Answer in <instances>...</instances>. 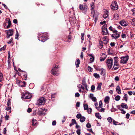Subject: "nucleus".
<instances>
[{"label": "nucleus", "instance_id": "obj_10", "mask_svg": "<svg viewBox=\"0 0 135 135\" xmlns=\"http://www.w3.org/2000/svg\"><path fill=\"white\" fill-rule=\"evenodd\" d=\"M79 7L80 10L84 11L85 12H86L87 11V7L86 6H84L80 4Z\"/></svg>", "mask_w": 135, "mask_h": 135}, {"label": "nucleus", "instance_id": "obj_11", "mask_svg": "<svg viewBox=\"0 0 135 135\" xmlns=\"http://www.w3.org/2000/svg\"><path fill=\"white\" fill-rule=\"evenodd\" d=\"M13 30H8L7 32V37L8 38L10 36H12L13 35Z\"/></svg>", "mask_w": 135, "mask_h": 135}, {"label": "nucleus", "instance_id": "obj_39", "mask_svg": "<svg viewBox=\"0 0 135 135\" xmlns=\"http://www.w3.org/2000/svg\"><path fill=\"white\" fill-rule=\"evenodd\" d=\"M93 75L96 78H98L99 77V75L97 73H94L93 74Z\"/></svg>", "mask_w": 135, "mask_h": 135}, {"label": "nucleus", "instance_id": "obj_32", "mask_svg": "<svg viewBox=\"0 0 135 135\" xmlns=\"http://www.w3.org/2000/svg\"><path fill=\"white\" fill-rule=\"evenodd\" d=\"M120 98V96L119 95H117L115 98V99L117 101L119 100Z\"/></svg>", "mask_w": 135, "mask_h": 135}, {"label": "nucleus", "instance_id": "obj_25", "mask_svg": "<svg viewBox=\"0 0 135 135\" xmlns=\"http://www.w3.org/2000/svg\"><path fill=\"white\" fill-rule=\"evenodd\" d=\"M89 56L90 57V61L91 62H93L94 60V58L92 55L90 54L89 55Z\"/></svg>", "mask_w": 135, "mask_h": 135}, {"label": "nucleus", "instance_id": "obj_13", "mask_svg": "<svg viewBox=\"0 0 135 135\" xmlns=\"http://www.w3.org/2000/svg\"><path fill=\"white\" fill-rule=\"evenodd\" d=\"M82 84L85 87L87 91L88 90L87 88V85L86 83V79L85 78H83Z\"/></svg>", "mask_w": 135, "mask_h": 135}, {"label": "nucleus", "instance_id": "obj_52", "mask_svg": "<svg viewBox=\"0 0 135 135\" xmlns=\"http://www.w3.org/2000/svg\"><path fill=\"white\" fill-rule=\"evenodd\" d=\"M21 83H22L23 84V85H21V87H25L26 85V82H25V81H23V82H21Z\"/></svg>", "mask_w": 135, "mask_h": 135}, {"label": "nucleus", "instance_id": "obj_29", "mask_svg": "<svg viewBox=\"0 0 135 135\" xmlns=\"http://www.w3.org/2000/svg\"><path fill=\"white\" fill-rule=\"evenodd\" d=\"M95 116L97 118L101 119V117L99 113H96L95 114Z\"/></svg>", "mask_w": 135, "mask_h": 135}, {"label": "nucleus", "instance_id": "obj_57", "mask_svg": "<svg viewBox=\"0 0 135 135\" xmlns=\"http://www.w3.org/2000/svg\"><path fill=\"white\" fill-rule=\"evenodd\" d=\"M80 104V103L79 102H77L76 104V106L78 107H79Z\"/></svg>", "mask_w": 135, "mask_h": 135}, {"label": "nucleus", "instance_id": "obj_62", "mask_svg": "<svg viewBox=\"0 0 135 135\" xmlns=\"http://www.w3.org/2000/svg\"><path fill=\"white\" fill-rule=\"evenodd\" d=\"M80 96L79 93H76L75 94V96L76 97H79Z\"/></svg>", "mask_w": 135, "mask_h": 135}, {"label": "nucleus", "instance_id": "obj_44", "mask_svg": "<svg viewBox=\"0 0 135 135\" xmlns=\"http://www.w3.org/2000/svg\"><path fill=\"white\" fill-rule=\"evenodd\" d=\"M114 17L115 18V19H118L119 17L117 13H115L114 15Z\"/></svg>", "mask_w": 135, "mask_h": 135}, {"label": "nucleus", "instance_id": "obj_43", "mask_svg": "<svg viewBox=\"0 0 135 135\" xmlns=\"http://www.w3.org/2000/svg\"><path fill=\"white\" fill-rule=\"evenodd\" d=\"M6 46L5 45L3 47H2L0 49V51H1L2 50H4L6 47Z\"/></svg>", "mask_w": 135, "mask_h": 135}, {"label": "nucleus", "instance_id": "obj_40", "mask_svg": "<svg viewBox=\"0 0 135 135\" xmlns=\"http://www.w3.org/2000/svg\"><path fill=\"white\" fill-rule=\"evenodd\" d=\"M117 110V109L113 107V106H112V109L111 110V111L112 112H114Z\"/></svg>", "mask_w": 135, "mask_h": 135}, {"label": "nucleus", "instance_id": "obj_38", "mask_svg": "<svg viewBox=\"0 0 135 135\" xmlns=\"http://www.w3.org/2000/svg\"><path fill=\"white\" fill-rule=\"evenodd\" d=\"M127 97H128V95L127 94H125L124 95V96L123 98L126 101H127Z\"/></svg>", "mask_w": 135, "mask_h": 135}, {"label": "nucleus", "instance_id": "obj_16", "mask_svg": "<svg viewBox=\"0 0 135 135\" xmlns=\"http://www.w3.org/2000/svg\"><path fill=\"white\" fill-rule=\"evenodd\" d=\"M89 97L91 99L92 101L95 102L97 101V99L96 97H93V94H90Z\"/></svg>", "mask_w": 135, "mask_h": 135}, {"label": "nucleus", "instance_id": "obj_26", "mask_svg": "<svg viewBox=\"0 0 135 135\" xmlns=\"http://www.w3.org/2000/svg\"><path fill=\"white\" fill-rule=\"evenodd\" d=\"M110 99V98L108 96L106 97L104 99V101L105 103L109 102V101Z\"/></svg>", "mask_w": 135, "mask_h": 135}, {"label": "nucleus", "instance_id": "obj_50", "mask_svg": "<svg viewBox=\"0 0 135 135\" xmlns=\"http://www.w3.org/2000/svg\"><path fill=\"white\" fill-rule=\"evenodd\" d=\"M81 130L80 129H78L76 131V133L80 135V134Z\"/></svg>", "mask_w": 135, "mask_h": 135}, {"label": "nucleus", "instance_id": "obj_45", "mask_svg": "<svg viewBox=\"0 0 135 135\" xmlns=\"http://www.w3.org/2000/svg\"><path fill=\"white\" fill-rule=\"evenodd\" d=\"M91 89L92 91L93 92L95 89V86L93 85H92L91 86Z\"/></svg>", "mask_w": 135, "mask_h": 135}, {"label": "nucleus", "instance_id": "obj_8", "mask_svg": "<svg viewBox=\"0 0 135 135\" xmlns=\"http://www.w3.org/2000/svg\"><path fill=\"white\" fill-rule=\"evenodd\" d=\"M121 59L120 63L123 64H126L127 63L128 59V56H127L122 57L121 58Z\"/></svg>", "mask_w": 135, "mask_h": 135}, {"label": "nucleus", "instance_id": "obj_42", "mask_svg": "<svg viewBox=\"0 0 135 135\" xmlns=\"http://www.w3.org/2000/svg\"><path fill=\"white\" fill-rule=\"evenodd\" d=\"M118 58L117 57H114V63H118Z\"/></svg>", "mask_w": 135, "mask_h": 135}, {"label": "nucleus", "instance_id": "obj_31", "mask_svg": "<svg viewBox=\"0 0 135 135\" xmlns=\"http://www.w3.org/2000/svg\"><path fill=\"white\" fill-rule=\"evenodd\" d=\"M32 125L33 126H35L36 123V120L35 119H32Z\"/></svg>", "mask_w": 135, "mask_h": 135}, {"label": "nucleus", "instance_id": "obj_46", "mask_svg": "<svg viewBox=\"0 0 135 135\" xmlns=\"http://www.w3.org/2000/svg\"><path fill=\"white\" fill-rule=\"evenodd\" d=\"M81 115L80 114H78L76 115V117L78 119H79L81 118Z\"/></svg>", "mask_w": 135, "mask_h": 135}, {"label": "nucleus", "instance_id": "obj_41", "mask_svg": "<svg viewBox=\"0 0 135 135\" xmlns=\"http://www.w3.org/2000/svg\"><path fill=\"white\" fill-rule=\"evenodd\" d=\"M7 105L8 106H9L11 105V99H9L8 100V102H7Z\"/></svg>", "mask_w": 135, "mask_h": 135}, {"label": "nucleus", "instance_id": "obj_59", "mask_svg": "<svg viewBox=\"0 0 135 135\" xmlns=\"http://www.w3.org/2000/svg\"><path fill=\"white\" fill-rule=\"evenodd\" d=\"M55 94L54 93V94H52L51 95V98L52 99L53 98H55Z\"/></svg>", "mask_w": 135, "mask_h": 135}, {"label": "nucleus", "instance_id": "obj_20", "mask_svg": "<svg viewBox=\"0 0 135 135\" xmlns=\"http://www.w3.org/2000/svg\"><path fill=\"white\" fill-rule=\"evenodd\" d=\"M72 123H71L69 125L70 127H71L72 125H74V124H77V123L76 122L75 120L74 119H72Z\"/></svg>", "mask_w": 135, "mask_h": 135}, {"label": "nucleus", "instance_id": "obj_6", "mask_svg": "<svg viewBox=\"0 0 135 135\" xmlns=\"http://www.w3.org/2000/svg\"><path fill=\"white\" fill-rule=\"evenodd\" d=\"M110 8L113 10H116L118 9V6L117 4L116 1H114L112 2V4L110 6Z\"/></svg>", "mask_w": 135, "mask_h": 135}, {"label": "nucleus", "instance_id": "obj_34", "mask_svg": "<svg viewBox=\"0 0 135 135\" xmlns=\"http://www.w3.org/2000/svg\"><path fill=\"white\" fill-rule=\"evenodd\" d=\"M38 113L42 115H44L46 114L44 112L41 110H39L38 112Z\"/></svg>", "mask_w": 135, "mask_h": 135}, {"label": "nucleus", "instance_id": "obj_36", "mask_svg": "<svg viewBox=\"0 0 135 135\" xmlns=\"http://www.w3.org/2000/svg\"><path fill=\"white\" fill-rule=\"evenodd\" d=\"M86 110H87V112L89 114H90L92 111V109L91 108H88Z\"/></svg>", "mask_w": 135, "mask_h": 135}, {"label": "nucleus", "instance_id": "obj_54", "mask_svg": "<svg viewBox=\"0 0 135 135\" xmlns=\"http://www.w3.org/2000/svg\"><path fill=\"white\" fill-rule=\"evenodd\" d=\"M91 126V125L90 123H88L86 125V127L88 128H90Z\"/></svg>", "mask_w": 135, "mask_h": 135}, {"label": "nucleus", "instance_id": "obj_30", "mask_svg": "<svg viewBox=\"0 0 135 135\" xmlns=\"http://www.w3.org/2000/svg\"><path fill=\"white\" fill-rule=\"evenodd\" d=\"M85 120V118L84 117H82L80 118V121L81 122H84Z\"/></svg>", "mask_w": 135, "mask_h": 135}, {"label": "nucleus", "instance_id": "obj_60", "mask_svg": "<svg viewBox=\"0 0 135 135\" xmlns=\"http://www.w3.org/2000/svg\"><path fill=\"white\" fill-rule=\"evenodd\" d=\"M102 101H100L99 103V106L98 107H102Z\"/></svg>", "mask_w": 135, "mask_h": 135}, {"label": "nucleus", "instance_id": "obj_63", "mask_svg": "<svg viewBox=\"0 0 135 135\" xmlns=\"http://www.w3.org/2000/svg\"><path fill=\"white\" fill-rule=\"evenodd\" d=\"M3 130L4 131L3 132V133L4 134H5L6 133L7 131L6 128H4Z\"/></svg>", "mask_w": 135, "mask_h": 135}, {"label": "nucleus", "instance_id": "obj_56", "mask_svg": "<svg viewBox=\"0 0 135 135\" xmlns=\"http://www.w3.org/2000/svg\"><path fill=\"white\" fill-rule=\"evenodd\" d=\"M114 79L116 81H118L119 80V79L118 76H116L115 77Z\"/></svg>", "mask_w": 135, "mask_h": 135}, {"label": "nucleus", "instance_id": "obj_53", "mask_svg": "<svg viewBox=\"0 0 135 135\" xmlns=\"http://www.w3.org/2000/svg\"><path fill=\"white\" fill-rule=\"evenodd\" d=\"M88 70L89 71H92V69L90 66H88Z\"/></svg>", "mask_w": 135, "mask_h": 135}, {"label": "nucleus", "instance_id": "obj_28", "mask_svg": "<svg viewBox=\"0 0 135 135\" xmlns=\"http://www.w3.org/2000/svg\"><path fill=\"white\" fill-rule=\"evenodd\" d=\"M130 22L132 25L135 26V18H133L131 20Z\"/></svg>", "mask_w": 135, "mask_h": 135}, {"label": "nucleus", "instance_id": "obj_19", "mask_svg": "<svg viewBox=\"0 0 135 135\" xmlns=\"http://www.w3.org/2000/svg\"><path fill=\"white\" fill-rule=\"evenodd\" d=\"M105 14L103 15V17L105 19H106L108 17L109 12L106 10L105 11Z\"/></svg>", "mask_w": 135, "mask_h": 135}, {"label": "nucleus", "instance_id": "obj_4", "mask_svg": "<svg viewBox=\"0 0 135 135\" xmlns=\"http://www.w3.org/2000/svg\"><path fill=\"white\" fill-rule=\"evenodd\" d=\"M58 68L57 66H56L55 67L53 68L51 71L52 74L54 75L58 76L59 74L58 70Z\"/></svg>", "mask_w": 135, "mask_h": 135}, {"label": "nucleus", "instance_id": "obj_51", "mask_svg": "<svg viewBox=\"0 0 135 135\" xmlns=\"http://www.w3.org/2000/svg\"><path fill=\"white\" fill-rule=\"evenodd\" d=\"M97 90H100L101 89V85H99L97 88Z\"/></svg>", "mask_w": 135, "mask_h": 135}, {"label": "nucleus", "instance_id": "obj_47", "mask_svg": "<svg viewBox=\"0 0 135 135\" xmlns=\"http://www.w3.org/2000/svg\"><path fill=\"white\" fill-rule=\"evenodd\" d=\"M71 37L69 35L68 37V40L67 41L68 42H70L71 41Z\"/></svg>", "mask_w": 135, "mask_h": 135}, {"label": "nucleus", "instance_id": "obj_1", "mask_svg": "<svg viewBox=\"0 0 135 135\" xmlns=\"http://www.w3.org/2000/svg\"><path fill=\"white\" fill-rule=\"evenodd\" d=\"M46 99L44 97L40 98L37 101V104L39 105H44L45 103Z\"/></svg>", "mask_w": 135, "mask_h": 135}, {"label": "nucleus", "instance_id": "obj_5", "mask_svg": "<svg viewBox=\"0 0 135 135\" xmlns=\"http://www.w3.org/2000/svg\"><path fill=\"white\" fill-rule=\"evenodd\" d=\"M91 14L93 15L94 18L95 19V22L96 20L97 19L98 14V13H96L95 12L94 10V8L93 7H92L91 8Z\"/></svg>", "mask_w": 135, "mask_h": 135}, {"label": "nucleus", "instance_id": "obj_61", "mask_svg": "<svg viewBox=\"0 0 135 135\" xmlns=\"http://www.w3.org/2000/svg\"><path fill=\"white\" fill-rule=\"evenodd\" d=\"M56 121L55 120L54 121H53L52 123V125L54 126H55L56 125Z\"/></svg>", "mask_w": 135, "mask_h": 135}, {"label": "nucleus", "instance_id": "obj_49", "mask_svg": "<svg viewBox=\"0 0 135 135\" xmlns=\"http://www.w3.org/2000/svg\"><path fill=\"white\" fill-rule=\"evenodd\" d=\"M121 37L123 38H126V36L125 34L122 33L121 35Z\"/></svg>", "mask_w": 135, "mask_h": 135}, {"label": "nucleus", "instance_id": "obj_15", "mask_svg": "<svg viewBox=\"0 0 135 135\" xmlns=\"http://www.w3.org/2000/svg\"><path fill=\"white\" fill-rule=\"evenodd\" d=\"M6 22H7L8 23V25L7 26V28H8L10 27L11 25V22L10 20L8 18H7L6 19Z\"/></svg>", "mask_w": 135, "mask_h": 135}, {"label": "nucleus", "instance_id": "obj_35", "mask_svg": "<svg viewBox=\"0 0 135 135\" xmlns=\"http://www.w3.org/2000/svg\"><path fill=\"white\" fill-rule=\"evenodd\" d=\"M3 74L1 73H0V82L2 81L3 79Z\"/></svg>", "mask_w": 135, "mask_h": 135}, {"label": "nucleus", "instance_id": "obj_21", "mask_svg": "<svg viewBox=\"0 0 135 135\" xmlns=\"http://www.w3.org/2000/svg\"><path fill=\"white\" fill-rule=\"evenodd\" d=\"M120 105L123 108L127 109L128 108V106L126 103H121Z\"/></svg>", "mask_w": 135, "mask_h": 135}, {"label": "nucleus", "instance_id": "obj_55", "mask_svg": "<svg viewBox=\"0 0 135 135\" xmlns=\"http://www.w3.org/2000/svg\"><path fill=\"white\" fill-rule=\"evenodd\" d=\"M19 34L18 32L17 31V33L16 34V35L15 36V38L16 39H17L18 38V37Z\"/></svg>", "mask_w": 135, "mask_h": 135}, {"label": "nucleus", "instance_id": "obj_24", "mask_svg": "<svg viewBox=\"0 0 135 135\" xmlns=\"http://www.w3.org/2000/svg\"><path fill=\"white\" fill-rule=\"evenodd\" d=\"M116 90L117 93L119 94H121V90L120 87L117 86L116 89Z\"/></svg>", "mask_w": 135, "mask_h": 135}, {"label": "nucleus", "instance_id": "obj_23", "mask_svg": "<svg viewBox=\"0 0 135 135\" xmlns=\"http://www.w3.org/2000/svg\"><path fill=\"white\" fill-rule=\"evenodd\" d=\"M102 55H103V58H101L100 59V61H104L105 60L107 57V55L103 53Z\"/></svg>", "mask_w": 135, "mask_h": 135}, {"label": "nucleus", "instance_id": "obj_22", "mask_svg": "<svg viewBox=\"0 0 135 135\" xmlns=\"http://www.w3.org/2000/svg\"><path fill=\"white\" fill-rule=\"evenodd\" d=\"M80 61L79 59H77L75 61V65L76 68H78L79 66V64H80Z\"/></svg>", "mask_w": 135, "mask_h": 135}, {"label": "nucleus", "instance_id": "obj_33", "mask_svg": "<svg viewBox=\"0 0 135 135\" xmlns=\"http://www.w3.org/2000/svg\"><path fill=\"white\" fill-rule=\"evenodd\" d=\"M84 109V110H86L88 108V105L87 104H83Z\"/></svg>", "mask_w": 135, "mask_h": 135}, {"label": "nucleus", "instance_id": "obj_37", "mask_svg": "<svg viewBox=\"0 0 135 135\" xmlns=\"http://www.w3.org/2000/svg\"><path fill=\"white\" fill-rule=\"evenodd\" d=\"M84 33H81V43L83 42V41L84 40Z\"/></svg>", "mask_w": 135, "mask_h": 135}, {"label": "nucleus", "instance_id": "obj_3", "mask_svg": "<svg viewBox=\"0 0 135 135\" xmlns=\"http://www.w3.org/2000/svg\"><path fill=\"white\" fill-rule=\"evenodd\" d=\"M113 60L112 58L107 60V67L110 69L111 68L113 65Z\"/></svg>", "mask_w": 135, "mask_h": 135}, {"label": "nucleus", "instance_id": "obj_64", "mask_svg": "<svg viewBox=\"0 0 135 135\" xmlns=\"http://www.w3.org/2000/svg\"><path fill=\"white\" fill-rule=\"evenodd\" d=\"M129 114L128 113H127L126 115V118L127 119H128L129 117Z\"/></svg>", "mask_w": 135, "mask_h": 135}, {"label": "nucleus", "instance_id": "obj_2", "mask_svg": "<svg viewBox=\"0 0 135 135\" xmlns=\"http://www.w3.org/2000/svg\"><path fill=\"white\" fill-rule=\"evenodd\" d=\"M113 34L111 35V36L114 39H116L119 37L120 34V32H118L116 30L113 31Z\"/></svg>", "mask_w": 135, "mask_h": 135}, {"label": "nucleus", "instance_id": "obj_12", "mask_svg": "<svg viewBox=\"0 0 135 135\" xmlns=\"http://www.w3.org/2000/svg\"><path fill=\"white\" fill-rule=\"evenodd\" d=\"M38 39L39 41H41L42 42H44L47 40V38L45 36L39 35Z\"/></svg>", "mask_w": 135, "mask_h": 135}, {"label": "nucleus", "instance_id": "obj_9", "mask_svg": "<svg viewBox=\"0 0 135 135\" xmlns=\"http://www.w3.org/2000/svg\"><path fill=\"white\" fill-rule=\"evenodd\" d=\"M31 97V95L28 92L24 93L22 96V98L25 99H29Z\"/></svg>", "mask_w": 135, "mask_h": 135}, {"label": "nucleus", "instance_id": "obj_58", "mask_svg": "<svg viewBox=\"0 0 135 135\" xmlns=\"http://www.w3.org/2000/svg\"><path fill=\"white\" fill-rule=\"evenodd\" d=\"M117 107L120 110H121L122 109V108L120 107L119 105H117Z\"/></svg>", "mask_w": 135, "mask_h": 135}, {"label": "nucleus", "instance_id": "obj_17", "mask_svg": "<svg viewBox=\"0 0 135 135\" xmlns=\"http://www.w3.org/2000/svg\"><path fill=\"white\" fill-rule=\"evenodd\" d=\"M96 108L99 112H104L105 111V109L102 108V107H96Z\"/></svg>", "mask_w": 135, "mask_h": 135}, {"label": "nucleus", "instance_id": "obj_7", "mask_svg": "<svg viewBox=\"0 0 135 135\" xmlns=\"http://www.w3.org/2000/svg\"><path fill=\"white\" fill-rule=\"evenodd\" d=\"M107 25L106 24L104 25L102 27V33L103 35H106L108 33V30L107 28Z\"/></svg>", "mask_w": 135, "mask_h": 135}, {"label": "nucleus", "instance_id": "obj_27", "mask_svg": "<svg viewBox=\"0 0 135 135\" xmlns=\"http://www.w3.org/2000/svg\"><path fill=\"white\" fill-rule=\"evenodd\" d=\"M101 71V74L103 75H104L105 74V70L102 69L100 70Z\"/></svg>", "mask_w": 135, "mask_h": 135}, {"label": "nucleus", "instance_id": "obj_18", "mask_svg": "<svg viewBox=\"0 0 135 135\" xmlns=\"http://www.w3.org/2000/svg\"><path fill=\"white\" fill-rule=\"evenodd\" d=\"M119 68V66L118 63H114L113 67V69L114 70L118 69Z\"/></svg>", "mask_w": 135, "mask_h": 135}, {"label": "nucleus", "instance_id": "obj_48", "mask_svg": "<svg viewBox=\"0 0 135 135\" xmlns=\"http://www.w3.org/2000/svg\"><path fill=\"white\" fill-rule=\"evenodd\" d=\"M107 120L109 123H111L112 122V118L110 117H109L107 118Z\"/></svg>", "mask_w": 135, "mask_h": 135}, {"label": "nucleus", "instance_id": "obj_14", "mask_svg": "<svg viewBox=\"0 0 135 135\" xmlns=\"http://www.w3.org/2000/svg\"><path fill=\"white\" fill-rule=\"evenodd\" d=\"M120 24L121 25L124 26H127L128 25L127 22L124 21H120Z\"/></svg>", "mask_w": 135, "mask_h": 135}]
</instances>
